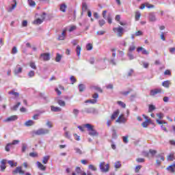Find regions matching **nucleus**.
<instances>
[{
	"mask_svg": "<svg viewBox=\"0 0 175 175\" xmlns=\"http://www.w3.org/2000/svg\"><path fill=\"white\" fill-rule=\"evenodd\" d=\"M25 126H32V125H35V122L33 120H28L25 123Z\"/></svg>",
	"mask_w": 175,
	"mask_h": 175,
	"instance_id": "nucleus-25",
	"label": "nucleus"
},
{
	"mask_svg": "<svg viewBox=\"0 0 175 175\" xmlns=\"http://www.w3.org/2000/svg\"><path fill=\"white\" fill-rule=\"evenodd\" d=\"M92 49H93V47L91 44L89 43L86 45V50H88V51L92 50Z\"/></svg>",
	"mask_w": 175,
	"mask_h": 175,
	"instance_id": "nucleus-54",
	"label": "nucleus"
},
{
	"mask_svg": "<svg viewBox=\"0 0 175 175\" xmlns=\"http://www.w3.org/2000/svg\"><path fill=\"white\" fill-rule=\"evenodd\" d=\"M76 51H77V55L78 57H80V53L81 51V47H80L79 45L77 46V49H76Z\"/></svg>",
	"mask_w": 175,
	"mask_h": 175,
	"instance_id": "nucleus-43",
	"label": "nucleus"
},
{
	"mask_svg": "<svg viewBox=\"0 0 175 175\" xmlns=\"http://www.w3.org/2000/svg\"><path fill=\"white\" fill-rule=\"evenodd\" d=\"M174 169H175V163H173L172 165L167 167V170H170L171 173H174L175 172Z\"/></svg>",
	"mask_w": 175,
	"mask_h": 175,
	"instance_id": "nucleus-24",
	"label": "nucleus"
},
{
	"mask_svg": "<svg viewBox=\"0 0 175 175\" xmlns=\"http://www.w3.org/2000/svg\"><path fill=\"white\" fill-rule=\"evenodd\" d=\"M34 133L37 135V136L49 135V133H50V130L49 129L40 128L38 129L37 131H34Z\"/></svg>",
	"mask_w": 175,
	"mask_h": 175,
	"instance_id": "nucleus-3",
	"label": "nucleus"
},
{
	"mask_svg": "<svg viewBox=\"0 0 175 175\" xmlns=\"http://www.w3.org/2000/svg\"><path fill=\"white\" fill-rule=\"evenodd\" d=\"M122 139L125 144H128L129 142V140L128 139V135L122 137Z\"/></svg>",
	"mask_w": 175,
	"mask_h": 175,
	"instance_id": "nucleus-52",
	"label": "nucleus"
},
{
	"mask_svg": "<svg viewBox=\"0 0 175 175\" xmlns=\"http://www.w3.org/2000/svg\"><path fill=\"white\" fill-rule=\"evenodd\" d=\"M66 36V29H64L62 33L59 35L57 40H65V38Z\"/></svg>",
	"mask_w": 175,
	"mask_h": 175,
	"instance_id": "nucleus-12",
	"label": "nucleus"
},
{
	"mask_svg": "<svg viewBox=\"0 0 175 175\" xmlns=\"http://www.w3.org/2000/svg\"><path fill=\"white\" fill-rule=\"evenodd\" d=\"M88 9V5H87V3H82V12H81V14H83V12H87Z\"/></svg>",
	"mask_w": 175,
	"mask_h": 175,
	"instance_id": "nucleus-27",
	"label": "nucleus"
},
{
	"mask_svg": "<svg viewBox=\"0 0 175 175\" xmlns=\"http://www.w3.org/2000/svg\"><path fill=\"white\" fill-rule=\"evenodd\" d=\"M118 114H120V110L117 109L115 111L112 116H111V120H116L118 117Z\"/></svg>",
	"mask_w": 175,
	"mask_h": 175,
	"instance_id": "nucleus-19",
	"label": "nucleus"
},
{
	"mask_svg": "<svg viewBox=\"0 0 175 175\" xmlns=\"http://www.w3.org/2000/svg\"><path fill=\"white\" fill-rule=\"evenodd\" d=\"M29 5L31 7H35L36 5V3L33 1V0H28Z\"/></svg>",
	"mask_w": 175,
	"mask_h": 175,
	"instance_id": "nucleus-40",
	"label": "nucleus"
},
{
	"mask_svg": "<svg viewBox=\"0 0 175 175\" xmlns=\"http://www.w3.org/2000/svg\"><path fill=\"white\" fill-rule=\"evenodd\" d=\"M131 92H132V90H129V91H126V92H120V94L122 95H124V96H128L129 94H131Z\"/></svg>",
	"mask_w": 175,
	"mask_h": 175,
	"instance_id": "nucleus-44",
	"label": "nucleus"
},
{
	"mask_svg": "<svg viewBox=\"0 0 175 175\" xmlns=\"http://www.w3.org/2000/svg\"><path fill=\"white\" fill-rule=\"evenodd\" d=\"M118 105H119V106H121L122 107H123V109H125V107H126V105L125 103H124V102H122V101H118Z\"/></svg>",
	"mask_w": 175,
	"mask_h": 175,
	"instance_id": "nucleus-50",
	"label": "nucleus"
},
{
	"mask_svg": "<svg viewBox=\"0 0 175 175\" xmlns=\"http://www.w3.org/2000/svg\"><path fill=\"white\" fill-rule=\"evenodd\" d=\"M79 113H80V111L77 109H74L72 110V114H74L75 118L78 117Z\"/></svg>",
	"mask_w": 175,
	"mask_h": 175,
	"instance_id": "nucleus-35",
	"label": "nucleus"
},
{
	"mask_svg": "<svg viewBox=\"0 0 175 175\" xmlns=\"http://www.w3.org/2000/svg\"><path fill=\"white\" fill-rule=\"evenodd\" d=\"M6 162H8V161L5 159H2L1 161L0 167H1V170L2 172H3V170H5V169H6V165H5Z\"/></svg>",
	"mask_w": 175,
	"mask_h": 175,
	"instance_id": "nucleus-14",
	"label": "nucleus"
},
{
	"mask_svg": "<svg viewBox=\"0 0 175 175\" xmlns=\"http://www.w3.org/2000/svg\"><path fill=\"white\" fill-rule=\"evenodd\" d=\"M64 136L67 139H70V134L69 133V131H65Z\"/></svg>",
	"mask_w": 175,
	"mask_h": 175,
	"instance_id": "nucleus-60",
	"label": "nucleus"
},
{
	"mask_svg": "<svg viewBox=\"0 0 175 175\" xmlns=\"http://www.w3.org/2000/svg\"><path fill=\"white\" fill-rule=\"evenodd\" d=\"M58 105H59L62 107H65L66 106V103L63 100H57Z\"/></svg>",
	"mask_w": 175,
	"mask_h": 175,
	"instance_id": "nucleus-29",
	"label": "nucleus"
},
{
	"mask_svg": "<svg viewBox=\"0 0 175 175\" xmlns=\"http://www.w3.org/2000/svg\"><path fill=\"white\" fill-rule=\"evenodd\" d=\"M75 172L76 173H77V174H81V173H83V171L81 170V168H80V167H77L75 168Z\"/></svg>",
	"mask_w": 175,
	"mask_h": 175,
	"instance_id": "nucleus-49",
	"label": "nucleus"
},
{
	"mask_svg": "<svg viewBox=\"0 0 175 175\" xmlns=\"http://www.w3.org/2000/svg\"><path fill=\"white\" fill-rule=\"evenodd\" d=\"M88 169L90 170H92V172H96V170H98V169L96 168V167H95V165L90 164L88 166Z\"/></svg>",
	"mask_w": 175,
	"mask_h": 175,
	"instance_id": "nucleus-34",
	"label": "nucleus"
},
{
	"mask_svg": "<svg viewBox=\"0 0 175 175\" xmlns=\"http://www.w3.org/2000/svg\"><path fill=\"white\" fill-rule=\"evenodd\" d=\"M98 24H99L100 27H103V25H105L106 24V21L103 19H100L98 21Z\"/></svg>",
	"mask_w": 175,
	"mask_h": 175,
	"instance_id": "nucleus-45",
	"label": "nucleus"
},
{
	"mask_svg": "<svg viewBox=\"0 0 175 175\" xmlns=\"http://www.w3.org/2000/svg\"><path fill=\"white\" fill-rule=\"evenodd\" d=\"M18 119V117L17 116L14 115V116H12L10 117L7 118L4 120V122H11L12 121H16Z\"/></svg>",
	"mask_w": 175,
	"mask_h": 175,
	"instance_id": "nucleus-10",
	"label": "nucleus"
},
{
	"mask_svg": "<svg viewBox=\"0 0 175 175\" xmlns=\"http://www.w3.org/2000/svg\"><path fill=\"white\" fill-rule=\"evenodd\" d=\"M116 122H126V119L124 118V115H120L118 118L116 120Z\"/></svg>",
	"mask_w": 175,
	"mask_h": 175,
	"instance_id": "nucleus-17",
	"label": "nucleus"
},
{
	"mask_svg": "<svg viewBox=\"0 0 175 175\" xmlns=\"http://www.w3.org/2000/svg\"><path fill=\"white\" fill-rule=\"evenodd\" d=\"M62 58V56L59 53H57V55H56V57H55L56 62H60Z\"/></svg>",
	"mask_w": 175,
	"mask_h": 175,
	"instance_id": "nucleus-39",
	"label": "nucleus"
},
{
	"mask_svg": "<svg viewBox=\"0 0 175 175\" xmlns=\"http://www.w3.org/2000/svg\"><path fill=\"white\" fill-rule=\"evenodd\" d=\"M115 168L116 169H120V167H121V162H120V161H116V163H115Z\"/></svg>",
	"mask_w": 175,
	"mask_h": 175,
	"instance_id": "nucleus-51",
	"label": "nucleus"
},
{
	"mask_svg": "<svg viewBox=\"0 0 175 175\" xmlns=\"http://www.w3.org/2000/svg\"><path fill=\"white\" fill-rule=\"evenodd\" d=\"M9 95H14V98H18L20 96V93L16 92V90H12L8 92Z\"/></svg>",
	"mask_w": 175,
	"mask_h": 175,
	"instance_id": "nucleus-16",
	"label": "nucleus"
},
{
	"mask_svg": "<svg viewBox=\"0 0 175 175\" xmlns=\"http://www.w3.org/2000/svg\"><path fill=\"white\" fill-rule=\"evenodd\" d=\"M148 20L151 23H155L157 21V15L155 12H150L148 14Z\"/></svg>",
	"mask_w": 175,
	"mask_h": 175,
	"instance_id": "nucleus-9",
	"label": "nucleus"
},
{
	"mask_svg": "<svg viewBox=\"0 0 175 175\" xmlns=\"http://www.w3.org/2000/svg\"><path fill=\"white\" fill-rule=\"evenodd\" d=\"M74 150L77 154H79V155L83 154V151H81V149L79 148H75Z\"/></svg>",
	"mask_w": 175,
	"mask_h": 175,
	"instance_id": "nucleus-41",
	"label": "nucleus"
},
{
	"mask_svg": "<svg viewBox=\"0 0 175 175\" xmlns=\"http://www.w3.org/2000/svg\"><path fill=\"white\" fill-rule=\"evenodd\" d=\"M42 23H43V20H42L40 18H38L37 20H36L33 22V24H34L36 25H39L42 24Z\"/></svg>",
	"mask_w": 175,
	"mask_h": 175,
	"instance_id": "nucleus-28",
	"label": "nucleus"
},
{
	"mask_svg": "<svg viewBox=\"0 0 175 175\" xmlns=\"http://www.w3.org/2000/svg\"><path fill=\"white\" fill-rule=\"evenodd\" d=\"M8 163L10 164V165L11 166V167H14V166H17V163L13 162V161H8Z\"/></svg>",
	"mask_w": 175,
	"mask_h": 175,
	"instance_id": "nucleus-53",
	"label": "nucleus"
},
{
	"mask_svg": "<svg viewBox=\"0 0 175 175\" xmlns=\"http://www.w3.org/2000/svg\"><path fill=\"white\" fill-rule=\"evenodd\" d=\"M10 146H12V144L8 143L5 146V151H7L8 152H9V151H10Z\"/></svg>",
	"mask_w": 175,
	"mask_h": 175,
	"instance_id": "nucleus-56",
	"label": "nucleus"
},
{
	"mask_svg": "<svg viewBox=\"0 0 175 175\" xmlns=\"http://www.w3.org/2000/svg\"><path fill=\"white\" fill-rule=\"evenodd\" d=\"M106 20H107L109 24H111V23H113L110 14L108 15Z\"/></svg>",
	"mask_w": 175,
	"mask_h": 175,
	"instance_id": "nucleus-55",
	"label": "nucleus"
},
{
	"mask_svg": "<svg viewBox=\"0 0 175 175\" xmlns=\"http://www.w3.org/2000/svg\"><path fill=\"white\" fill-rule=\"evenodd\" d=\"M27 148H28V145H27V144L25 143L22 144V148H21L22 152H25Z\"/></svg>",
	"mask_w": 175,
	"mask_h": 175,
	"instance_id": "nucleus-32",
	"label": "nucleus"
},
{
	"mask_svg": "<svg viewBox=\"0 0 175 175\" xmlns=\"http://www.w3.org/2000/svg\"><path fill=\"white\" fill-rule=\"evenodd\" d=\"M136 161L138 162V163H143V162H144V159L143 158H138L136 159Z\"/></svg>",
	"mask_w": 175,
	"mask_h": 175,
	"instance_id": "nucleus-61",
	"label": "nucleus"
},
{
	"mask_svg": "<svg viewBox=\"0 0 175 175\" xmlns=\"http://www.w3.org/2000/svg\"><path fill=\"white\" fill-rule=\"evenodd\" d=\"M157 116L159 118V120H162V118H163V113H157Z\"/></svg>",
	"mask_w": 175,
	"mask_h": 175,
	"instance_id": "nucleus-64",
	"label": "nucleus"
},
{
	"mask_svg": "<svg viewBox=\"0 0 175 175\" xmlns=\"http://www.w3.org/2000/svg\"><path fill=\"white\" fill-rule=\"evenodd\" d=\"M20 105H21V103H20V102L17 103L16 105H15L12 107H11V110H12L13 111H17V109L20 107Z\"/></svg>",
	"mask_w": 175,
	"mask_h": 175,
	"instance_id": "nucleus-26",
	"label": "nucleus"
},
{
	"mask_svg": "<svg viewBox=\"0 0 175 175\" xmlns=\"http://www.w3.org/2000/svg\"><path fill=\"white\" fill-rule=\"evenodd\" d=\"M49 159H50V156H45V157H44L43 159H42V163L46 165L47 163V162H49Z\"/></svg>",
	"mask_w": 175,
	"mask_h": 175,
	"instance_id": "nucleus-33",
	"label": "nucleus"
},
{
	"mask_svg": "<svg viewBox=\"0 0 175 175\" xmlns=\"http://www.w3.org/2000/svg\"><path fill=\"white\" fill-rule=\"evenodd\" d=\"M85 90V85L84 84H79V92H83Z\"/></svg>",
	"mask_w": 175,
	"mask_h": 175,
	"instance_id": "nucleus-30",
	"label": "nucleus"
},
{
	"mask_svg": "<svg viewBox=\"0 0 175 175\" xmlns=\"http://www.w3.org/2000/svg\"><path fill=\"white\" fill-rule=\"evenodd\" d=\"M151 123V119H148L145 122H142V126L143 128H147L148 125Z\"/></svg>",
	"mask_w": 175,
	"mask_h": 175,
	"instance_id": "nucleus-21",
	"label": "nucleus"
},
{
	"mask_svg": "<svg viewBox=\"0 0 175 175\" xmlns=\"http://www.w3.org/2000/svg\"><path fill=\"white\" fill-rule=\"evenodd\" d=\"M37 166L38 169H40V170H46V166L43 165V164H42V163L39 161H37Z\"/></svg>",
	"mask_w": 175,
	"mask_h": 175,
	"instance_id": "nucleus-23",
	"label": "nucleus"
},
{
	"mask_svg": "<svg viewBox=\"0 0 175 175\" xmlns=\"http://www.w3.org/2000/svg\"><path fill=\"white\" fill-rule=\"evenodd\" d=\"M113 31L117 33V36H118V38H121V36H122V33H124V28H122L121 26L114 27Z\"/></svg>",
	"mask_w": 175,
	"mask_h": 175,
	"instance_id": "nucleus-4",
	"label": "nucleus"
},
{
	"mask_svg": "<svg viewBox=\"0 0 175 175\" xmlns=\"http://www.w3.org/2000/svg\"><path fill=\"white\" fill-rule=\"evenodd\" d=\"M99 168L102 173H107L110 170V165L106 164L105 161L100 163Z\"/></svg>",
	"mask_w": 175,
	"mask_h": 175,
	"instance_id": "nucleus-2",
	"label": "nucleus"
},
{
	"mask_svg": "<svg viewBox=\"0 0 175 175\" xmlns=\"http://www.w3.org/2000/svg\"><path fill=\"white\" fill-rule=\"evenodd\" d=\"M150 154H151L152 157H154L157 154V150L150 149L149 150Z\"/></svg>",
	"mask_w": 175,
	"mask_h": 175,
	"instance_id": "nucleus-57",
	"label": "nucleus"
},
{
	"mask_svg": "<svg viewBox=\"0 0 175 175\" xmlns=\"http://www.w3.org/2000/svg\"><path fill=\"white\" fill-rule=\"evenodd\" d=\"M46 126L49 128V129H51L53 128V122H51L49 120H47L46 122Z\"/></svg>",
	"mask_w": 175,
	"mask_h": 175,
	"instance_id": "nucleus-42",
	"label": "nucleus"
},
{
	"mask_svg": "<svg viewBox=\"0 0 175 175\" xmlns=\"http://www.w3.org/2000/svg\"><path fill=\"white\" fill-rule=\"evenodd\" d=\"M66 4H62L60 5V10L61 12H63V13H65V12H66Z\"/></svg>",
	"mask_w": 175,
	"mask_h": 175,
	"instance_id": "nucleus-36",
	"label": "nucleus"
},
{
	"mask_svg": "<svg viewBox=\"0 0 175 175\" xmlns=\"http://www.w3.org/2000/svg\"><path fill=\"white\" fill-rule=\"evenodd\" d=\"M71 84H75V82L76 81V78H75L73 76H71L70 78Z\"/></svg>",
	"mask_w": 175,
	"mask_h": 175,
	"instance_id": "nucleus-63",
	"label": "nucleus"
},
{
	"mask_svg": "<svg viewBox=\"0 0 175 175\" xmlns=\"http://www.w3.org/2000/svg\"><path fill=\"white\" fill-rule=\"evenodd\" d=\"M127 55L129 58L130 60H132V59H135V56L133 55V54L132 53V52H129L127 53Z\"/></svg>",
	"mask_w": 175,
	"mask_h": 175,
	"instance_id": "nucleus-46",
	"label": "nucleus"
},
{
	"mask_svg": "<svg viewBox=\"0 0 175 175\" xmlns=\"http://www.w3.org/2000/svg\"><path fill=\"white\" fill-rule=\"evenodd\" d=\"M50 53H41L40 55V59L41 61H50Z\"/></svg>",
	"mask_w": 175,
	"mask_h": 175,
	"instance_id": "nucleus-6",
	"label": "nucleus"
},
{
	"mask_svg": "<svg viewBox=\"0 0 175 175\" xmlns=\"http://www.w3.org/2000/svg\"><path fill=\"white\" fill-rule=\"evenodd\" d=\"M137 53H140V51H142V54L144 55H148V54H150V53H148V51L147 50H146V49L140 46V47H138L137 49Z\"/></svg>",
	"mask_w": 175,
	"mask_h": 175,
	"instance_id": "nucleus-11",
	"label": "nucleus"
},
{
	"mask_svg": "<svg viewBox=\"0 0 175 175\" xmlns=\"http://www.w3.org/2000/svg\"><path fill=\"white\" fill-rule=\"evenodd\" d=\"M13 2L14 4L12 5V7L8 9V12H9L10 13L13 12V10H14L16 8H17V1L16 0H14Z\"/></svg>",
	"mask_w": 175,
	"mask_h": 175,
	"instance_id": "nucleus-15",
	"label": "nucleus"
},
{
	"mask_svg": "<svg viewBox=\"0 0 175 175\" xmlns=\"http://www.w3.org/2000/svg\"><path fill=\"white\" fill-rule=\"evenodd\" d=\"M22 72H23V68L20 67V65L18 64L14 70V74L20 75V73H22Z\"/></svg>",
	"mask_w": 175,
	"mask_h": 175,
	"instance_id": "nucleus-13",
	"label": "nucleus"
},
{
	"mask_svg": "<svg viewBox=\"0 0 175 175\" xmlns=\"http://www.w3.org/2000/svg\"><path fill=\"white\" fill-rule=\"evenodd\" d=\"M84 111L88 114H98V110L94 107L85 108Z\"/></svg>",
	"mask_w": 175,
	"mask_h": 175,
	"instance_id": "nucleus-5",
	"label": "nucleus"
},
{
	"mask_svg": "<svg viewBox=\"0 0 175 175\" xmlns=\"http://www.w3.org/2000/svg\"><path fill=\"white\" fill-rule=\"evenodd\" d=\"M136 50V45H135V42H131V45L129 48V52L132 53Z\"/></svg>",
	"mask_w": 175,
	"mask_h": 175,
	"instance_id": "nucleus-20",
	"label": "nucleus"
},
{
	"mask_svg": "<svg viewBox=\"0 0 175 175\" xmlns=\"http://www.w3.org/2000/svg\"><path fill=\"white\" fill-rule=\"evenodd\" d=\"M17 53H18V51L17 50V47L16 46H14L12 48V51H11V54L14 55V54H17Z\"/></svg>",
	"mask_w": 175,
	"mask_h": 175,
	"instance_id": "nucleus-47",
	"label": "nucleus"
},
{
	"mask_svg": "<svg viewBox=\"0 0 175 175\" xmlns=\"http://www.w3.org/2000/svg\"><path fill=\"white\" fill-rule=\"evenodd\" d=\"M169 51L170 54H174L175 53V47H172L169 49Z\"/></svg>",
	"mask_w": 175,
	"mask_h": 175,
	"instance_id": "nucleus-62",
	"label": "nucleus"
},
{
	"mask_svg": "<svg viewBox=\"0 0 175 175\" xmlns=\"http://www.w3.org/2000/svg\"><path fill=\"white\" fill-rule=\"evenodd\" d=\"M51 111H54L55 113H58L61 111L62 109L59 107H54V105L51 106Z\"/></svg>",
	"mask_w": 175,
	"mask_h": 175,
	"instance_id": "nucleus-18",
	"label": "nucleus"
},
{
	"mask_svg": "<svg viewBox=\"0 0 175 175\" xmlns=\"http://www.w3.org/2000/svg\"><path fill=\"white\" fill-rule=\"evenodd\" d=\"M12 174H25V172L23 170V167H16V169L14 171H12Z\"/></svg>",
	"mask_w": 175,
	"mask_h": 175,
	"instance_id": "nucleus-7",
	"label": "nucleus"
},
{
	"mask_svg": "<svg viewBox=\"0 0 175 175\" xmlns=\"http://www.w3.org/2000/svg\"><path fill=\"white\" fill-rule=\"evenodd\" d=\"M83 126L87 129L90 136H99V133L95 130L94 125L88 123L84 124Z\"/></svg>",
	"mask_w": 175,
	"mask_h": 175,
	"instance_id": "nucleus-1",
	"label": "nucleus"
},
{
	"mask_svg": "<svg viewBox=\"0 0 175 175\" xmlns=\"http://www.w3.org/2000/svg\"><path fill=\"white\" fill-rule=\"evenodd\" d=\"M28 77H29V79L32 78V77H35V71L33 70H30L28 74H27Z\"/></svg>",
	"mask_w": 175,
	"mask_h": 175,
	"instance_id": "nucleus-37",
	"label": "nucleus"
},
{
	"mask_svg": "<svg viewBox=\"0 0 175 175\" xmlns=\"http://www.w3.org/2000/svg\"><path fill=\"white\" fill-rule=\"evenodd\" d=\"M171 84H172V82H170V81H164L162 83V85L163 87H165V88H169Z\"/></svg>",
	"mask_w": 175,
	"mask_h": 175,
	"instance_id": "nucleus-22",
	"label": "nucleus"
},
{
	"mask_svg": "<svg viewBox=\"0 0 175 175\" xmlns=\"http://www.w3.org/2000/svg\"><path fill=\"white\" fill-rule=\"evenodd\" d=\"M112 138L117 139V131H116V129L112 130Z\"/></svg>",
	"mask_w": 175,
	"mask_h": 175,
	"instance_id": "nucleus-48",
	"label": "nucleus"
},
{
	"mask_svg": "<svg viewBox=\"0 0 175 175\" xmlns=\"http://www.w3.org/2000/svg\"><path fill=\"white\" fill-rule=\"evenodd\" d=\"M29 66L31 68V69L36 70V64H35L34 62H31Z\"/></svg>",
	"mask_w": 175,
	"mask_h": 175,
	"instance_id": "nucleus-59",
	"label": "nucleus"
},
{
	"mask_svg": "<svg viewBox=\"0 0 175 175\" xmlns=\"http://www.w3.org/2000/svg\"><path fill=\"white\" fill-rule=\"evenodd\" d=\"M135 36H143V31H138L135 32Z\"/></svg>",
	"mask_w": 175,
	"mask_h": 175,
	"instance_id": "nucleus-58",
	"label": "nucleus"
},
{
	"mask_svg": "<svg viewBox=\"0 0 175 175\" xmlns=\"http://www.w3.org/2000/svg\"><path fill=\"white\" fill-rule=\"evenodd\" d=\"M155 109H157V108L154 107V105H150L149 108H148V112L149 113H152V111H154V110H155Z\"/></svg>",
	"mask_w": 175,
	"mask_h": 175,
	"instance_id": "nucleus-38",
	"label": "nucleus"
},
{
	"mask_svg": "<svg viewBox=\"0 0 175 175\" xmlns=\"http://www.w3.org/2000/svg\"><path fill=\"white\" fill-rule=\"evenodd\" d=\"M162 93V89L156 88L150 90V96H155V95H158V94Z\"/></svg>",
	"mask_w": 175,
	"mask_h": 175,
	"instance_id": "nucleus-8",
	"label": "nucleus"
},
{
	"mask_svg": "<svg viewBox=\"0 0 175 175\" xmlns=\"http://www.w3.org/2000/svg\"><path fill=\"white\" fill-rule=\"evenodd\" d=\"M142 16V14L140 12L137 11L135 12V21H139L140 20V17Z\"/></svg>",
	"mask_w": 175,
	"mask_h": 175,
	"instance_id": "nucleus-31",
	"label": "nucleus"
}]
</instances>
